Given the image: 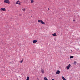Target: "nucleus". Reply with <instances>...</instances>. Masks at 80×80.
<instances>
[{
    "instance_id": "1",
    "label": "nucleus",
    "mask_w": 80,
    "mask_h": 80,
    "mask_svg": "<svg viewBox=\"0 0 80 80\" xmlns=\"http://www.w3.org/2000/svg\"><path fill=\"white\" fill-rule=\"evenodd\" d=\"M38 22L39 23H41L42 24H44V25L45 24V22H43V21H42L41 20H38Z\"/></svg>"
},
{
    "instance_id": "2",
    "label": "nucleus",
    "mask_w": 80,
    "mask_h": 80,
    "mask_svg": "<svg viewBox=\"0 0 80 80\" xmlns=\"http://www.w3.org/2000/svg\"><path fill=\"white\" fill-rule=\"evenodd\" d=\"M4 2L5 3H8V4H10V3L8 0H4Z\"/></svg>"
},
{
    "instance_id": "3",
    "label": "nucleus",
    "mask_w": 80,
    "mask_h": 80,
    "mask_svg": "<svg viewBox=\"0 0 80 80\" xmlns=\"http://www.w3.org/2000/svg\"><path fill=\"white\" fill-rule=\"evenodd\" d=\"M71 67V65H70V64H69V65L67 66L66 68L67 70H68L69 69H70V68Z\"/></svg>"
},
{
    "instance_id": "4",
    "label": "nucleus",
    "mask_w": 80,
    "mask_h": 80,
    "mask_svg": "<svg viewBox=\"0 0 80 80\" xmlns=\"http://www.w3.org/2000/svg\"><path fill=\"white\" fill-rule=\"evenodd\" d=\"M7 9L5 8H2L0 9V11H6Z\"/></svg>"
},
{
    "instance_id": "5",
    "label": "nucleus",
    "mask_w": 80,
    "mask_h": 80,
    "mask_svg": "<svg viewBox=\"0 0 80 80\" xmlns=\"http://www.w3.org/2000/svg\"><path fill=\"white\" fill-rule=\"evenodd\" d=\"M16 4H18L20 5H21V4H20V1H18L16 2Z\"/></svg>"
},
{
    "instance_id": "6",
    "label": "nucleus",
    "mask_w": 80,
    "mask_h": 80,
    "mask_svg": "<svg viewBox=\"0 0 80 80\" xmlns=\"http://www.w3.org/2000/svg\"><path fill=\"white\" fill-rule=\"evenodd\" d=\"M37 40H34L32 41V43L34 44L36 43H37Z\"/></svg>"
},
{
    "instance_id": "7",
    "label": "nucleus",
    "mask_w": 80,
    "mask_h": 80,
    "mask_svg": "<svg viewBox=\"0 0 80 80\" xmlns=\"http://www.w3.org/2000/svg\"><path fill=\"white\" fill-rule=\"evenodd\" d=\"M60 73V71L59 70L57 71L56 72V74H59Z\"/></svg>"
},
{
    "instance_id": "8",
    "label": "nucleus",
    "mask_w": 80,
    "mask_h": 80,
    "mask_svg": "<svg viewBox=\"0 0 80 80\" xmlns=\"http://www.w3.org/2000/svg\"><path fill=\"white\" fill-rule=\"evenodd\" d=\"M41 72L42 73V74H43V73H44V70H43V69H42L41 70Z\"/></svg>"
},
{
    "instance_id": "9",
    "label": "nucleus",
    "mask_w": 80,
    "mask_h": 80,
    "mask_svg": "<svg viewBox=\"0 0 80 80\" xmlns=\"http://www.w3.org/2000/svg\"><path fill=\"white\" fill-rule=\"evenodd\" d=\"M52 35L54 36V37H57V34L56 33L52 34Z\"/></svg>"
},
{
    "instance_id": "10",
    "label": "nucleus",
    "mask_w": 80,
    "mask_h": 80,
    "mask_svg": "<svg viewBox=\"0 0 80 80\" xmlns=\"http://www.w3.org/2000/svg\"><path fill=\"white\" fill-rule=\"evenodd\" d=\"M62 78L63 80H66V79L63 76L62 77Z\"/></svg>"
},
{
    "instance_id": "11",
    "label": "nucleus",
    "mask_w": 80,
    "mask_h": 80,
    "mask_svg": "<svg viewBox=\"0 0 80 80\" xmlns=\"http://www.w3.org/2000/svg\"><path fill=\"white\" fill-rule=\"evenodd\" d=\"M29 79H30V78L29 77H27L26 80H29Z\"/></svg>"
},
{
    "instance_id": "12",
    "label": "nucleus",
    "mask_w": 80,
    "mask_h": 80,
    "mask_svg": "<svg viewBox=\"0 0 80 80\" xmlns=\"http://www.w3.org/2000/svg\"><path fill=\"white\" fill-rule=\"evenodd\" d=\"M22 10L23 11V12H25V8H23L22 9Z\"/></svg>"
},
{
    "instance_id": "13",
    "label": "nucleus",
    "mask_w": 80,
    "mask_h": 80,
    "mask_svg": "<svg viewBox=\"0 0 80 80\" xmlns=\"http://www.w3.org/2000/svg\"><path fill=\"white\" fill-rule=\"evenodd\" d=\"M74 65H77V62L76 61H74Z\"/></svg>"
},
{
    "instance_id": "14",
    "label": "nucleus",
    "mask_w": 80,
    "mask_h": 80,
    "mask_svg": "<svg viewBox=\"0 0 80 80\" xmlns=\"http://www.w3.org/2000/svg\"><path fill=\"white\" fill-rule=\"evenodd\" d=\"M44 80H48V79H47L46 77H44Z\"/></svg>"
},
{
    "instance_id": "15",
    "label": "nucleus",
    "mask_w": 80,
    "mask_h": 80,
    "mask_svg": "<svg viewBox=\"0 0 80 80\" xmlns=\"http://www.w3.org/2000/svg\"><path fill=\"white\" fill-rule=\"evenodd\" d=\"M33 2H34V1H33V0H31V3H33Z\"/></svg>"
},
{
    "instance_id": "16",
    "label": "nucleus",
    "mask_w": 80,
    "mask_h": 80,
    "mask_svg": "<svg viewBox=\"0 0 80 80\" xmlns=\"http://www.w3.org/2000/svg\"><path fill=\"white\" fill-rule=\"evenodd\" d=\"M73 58V56H71L70 57V59Z\"/></svg>"
},
{
    "instance_id": "17",
    "label": "nucleus",
    "mask_w": 80,
    "mask_h": 80,
    "mask_svg": "<svg viewBox=\"0 0 80 80\" xmlns=\"http://www.w3.org/2000/svg\"><path fill=\"white\" fill-rule=\"evenodd\" d=\"M23 60H22V61H20V63H22V62H23Z\"/></svg>"
},
{
    "instance_id": "18",
    "label": "nucleus",
    "mask_w": 80,
    "mask_h": 80,
    "mask_svg": "<svg viewBox=\"0 0 80 80\" xmlns=\"http://www.w3.org/2000/svg\"><path fill=\"white\" fill-rule=\"evenodd\" d=\"M40 80V79H39V78H37V80Z\"/></svg>"
},
{
    "instance_id": "19",
    "label": "nucleus",
    "mask_w": 80,
    "mask_h": 80,
    "mask_svg": "<svg viewBox=\"0 0 80 80\" xmlns=\"http://www.w3.org/2000/svg\"><path fill=\"white\" fill-rule=\"evenodd\" d=\"M48 10H50V9H49V8H48Z\"/></svg>"
},
{
    "instance_id": "20",
    "label": "nucleus",
    "mask_w": 80,
    "mask_h": 80,
    "mask_svg": "<svg viewBox=\"0 0 80 80\" xmlns=\"http://www.w3.org/2000/svg\"><path fill=\"white\" fill-rule=\"evenodd\" d=\"M78 49H79L78 48Z\"/></svg>"
}]
</instances>
